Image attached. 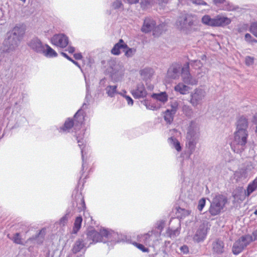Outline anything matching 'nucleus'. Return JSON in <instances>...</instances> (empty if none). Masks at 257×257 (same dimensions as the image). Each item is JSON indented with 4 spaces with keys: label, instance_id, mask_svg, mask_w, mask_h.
<instances>
[{
    "label": "nucleus",
    "instance_id": "obj_30",
    "mask_svg": "<svg viewBox=\"0 0 257 257\" xmlns=\"http://www.w3.org/2000/svg\"><path fill=\"white\" fill-rule=\"evenodd\" d=\"M82 173H84L86 172H89L91 169L90 168L89 164L88 162H83L82 165Z\"/></svg>",
    "mask_w": 257,
    "mask_h": 257
},
{
    "label": "nucleus",
    "instance_id": "obj_39",
    "mask_svg": "<svg viewBox=\"0 0 257 257\" xmlns=\"http://www.w3.org/2000/svg\"><path fill=\"white\" fill-rule=\"evenodd\" d=\"M180 250L183 254H187L189 252V248L187 245H184L180 247Z\"/></svg>",
    "mask_w": 257,
    "mask_h": 257
},
{
    "label": "nucleus",
    "instance_id": "obj_43",
    "mask_svg": "<svg viewBox=\"0 0 257 257\" xmlns=\"http://www.w3.org/2000/svg\"><path fill=\"white\" fill-rule=\"evenodd\" d=\"M213 2L216 5L226 4L227 3L225 0H213Z\"/></svg>",
    "mask_w": 257,
    "mask_h": 257
},
{
    "label": "nucleus",
    "instance_id": "obj_55",
    "mask_svg": "<svg viewBox=\"0 0 257 257\" xmlns=\"http://www.w3.org/2000/svg\"><path fill=\"white\" fill-rule=\"evenodd\" d=\"M173 72L174 73H177V68H173Z\"/></svg>",
    "mask_w": 257,
    "mask_h": 257
},
{
    "label": "nucleus",
    "instance_id": "obj_45",
    "mask_svg": "<svg viewBox=\"0 0 257 257\" xmlns=\"http://www.w3.org/2000/svg\"><path fill=\"white\" fill-rule=\"evenodd\" d=\"M245 40L248 42H250L251 39H252V37L248 33H247L245 35Z\"/></svg>",
    "mask_w": 257,
    "mask_h": 257
},
{
    "label": "nucleus",
    "instance_id": "obj_21",
    "mask_svg": "<svg viewBox=\"0 0 257 257\" xmlns=\"http://www.w3.org/2000/svg\"><path fill=\"white\" fill-rule=\"evenodd\" d=\"M248 126L247 120L243 116H241L237 120V130L239 129H245Z\"/></svg>",
    "mask_w": 257,
    "mask_h": 257
},
{
    "label": "nucleus",
    "instance_id": "obj_47",
    "mask_svg": "<svg viewBox=\"0 0 257 257\" xmlns=\"http://www.w3.org/2000/svg\"><path fill=\"white\" fill-rule=\"evenodd\" d=\"M157 228L160 230V231H162L163 228V222H160L157 224Z\"/></svg>",
    "mask_w": 257,
    "mask_h": 257
},
{
    "label": "nucleus",
    "instance_id": "obj_44",
    "mask_svg": "<svg viewBox=\"0 0 257 257\" xmlns=\"http://www.w3.org/2000/svg\"><path fill=\"white\" fill-rule=\"evenodd\" d=\"M77 196H78V198H79L80 199V201H81V203L82 205V208L83 209L85 207L84 200L83 198L82 197H81V194H78Z\"/></svg>",
    "mask_w": 257,
    "mask_h": 257
},
{
    "label": "nucleus",
    "instance_id": "obj_40",
    "mask_svg": "<svg viewBox=\"0 0 257 257\" xmlns=\"http://www.w3.org/2000/svg\"><path fill=\"white\" fill-rule=\"evenodd\" d=\"M123 97L126 99L128 104L133 105L134 103V101L130 96L126 95H123Z\"/></svg>",
    "mask_w": 257,
    "mask_h": 257
},
{
    "label": "nucleus",
    "instance_id": "obj_48",
    "mask_svg": "<svg viewBox=\"0 0 257 257\" xmlns=\"http://www.w3.org/2000/svg\"><path fill=\"white\" fill-rule=\"evenodd\" d=\"M45 229H42L39 234H38V237L39 236H41L42 237V238L45 235Z\"/></svg>",
    "mask_w": 257,
    "mask_h": 257
},
{
    "label": "nucleus",
    "instance_id": "obj_1",
    "mask_svg": "<svg viewBox=\"0 0 257 257\" xmlns=\"http://www.w3.org/2000/svg\"><path fill=\"white\" fill-rule=\"evenodd\" d=\"M118 234L112 230L103 228L97 232L94 229L89 230L86 233V241L88 243V246L92 243L98 242H106V241L118 242Z\"/></svg>",
    "mask_w": 257,
    "mask_h": 257
},
{
    "label": "nucleus",
    "instance_id": "obj_26",
    "mask_svg": "<svg viewBox=\"0 0 257 257\" xmlns=\"http://www.w3.org/2000/svg\"><path fill=\"white\" fill-rule=\"evenodd\" d=\"M117 86L116 85H109L106 88V93L110 97H113L117 93L116 92Z\"/></svg>",
    "mask_w": 257,
    "mask_h": 257
},
{
    "label": "nucleus",
    "instance_id": "obj_6",
    "mask_svg": "<svg viewBox=\"0 0 257 257\" xmlns=\"http://www.w3.org/2000/svg\"><path fill=\"white\" fill-rule=\"evenodd\" d=\"M51 42L56 46L64 48L68 44V38L62 34H56L51 38Z\"/></svg>",
    "mask_w": 257,
    "mask_h": 257
},
{
    "label": "nucleus",
    "instance_id": "obj_25",
    "mask_svg": "<svg viewBox=\"0 0 257 257\" xmlns=\"http://www.w3.org/2000/svg\"><path fill=\"white\" fill-rule=\"evenodd\" d=\"M46 50L44 51L45 55L49 57H55L57 56V53L48 45H46Z\"/></svg>",
    "mask_w": 257,
    "mask_h": 257
},
{
    "label": "nucleus",
    "instance_id": "obj_29",
    "mask_svg": "<svg viewBox=\"0 0 257 257\" xmlns=\"http://www.w3.org/2000/svg\"><path fill=\"white\" fill-rule=\"evenodd\" d=\"M133 244L144 252H149V249L147 247H145L142 243H138L135 242L133 243Z\"/></svg>",
    "mask_w": 257,
    "mask_h": 257
},
{
    "label": "nucleus",
    "instance_id": "obj_17",
    "mask_svg": "<svg viewBox=\"0 0 257 257\" xmlns=\"http://www.w3.org/2000/svg\"><path fill=\"white\" fill-rule=\"evenodd\" d=\"M182 77L183 81L185 83H189L190 78V74L189 73V63H186L182 68Z\"/></svg>",
    "mask_w": 257,
    "mask_h": 257
},
{
    "label": "nucleus",
    "instance_id": "obj_9",
    "mask_svg": "<svg viewBox=\"0 0 257 257\" xmlns=\"http://www.w3.org/2000/svg\"><path fill=\"white\" fill-rule=\"evenodd\" d=\"M230 19L218 15L215 17L214 27H223L230 24Z\"/></svg>",
    "mask_w": 257,
    "mask_h": 257
},
{
    "label": "nucleus",
    "instance_id": "obj_15",
    "mask_svg": "<svg viewBox=\"0 0 257 257\" xmlns=\"http://www.w3.org/2000/svg\"><path fill=\"white\" fill-rule=\"evenodd\" d=\"M120 48H127V45L124 43L122 39H120L119 42L114 45L111 52L113 55H118L120 53Z\"/></svg>",
    "mask_w": 257,
    "mask_h": 257
},
{
    "label": "nucleus",
    "instance_id": "obj_12",
    "mask_svg": "<svg viewBox=\"0 0 257 257\" xmlns=\"http://www.w3.org/2000/svg\"><path fill=\"white\" fill-rule=\"evenodd\" d=\"M132 94L135 98H140L145 97L147 95V91L143 85H140L137 86L136 89L133 90Z\"/></svg>",
    "mask_w": 257,
    "mask_h": 257
},
{
    "label": "nucleus",
    "instance_id": "obj_3",
    "mask_svg": "<svg viewBox=\"0 0 257 257\" xmlns=\"http://www.w3.org/2000/svg\"><path fill=\"white\" fill-rule=\"evenodd\" d=\"M227 202V198L221 194H215L210 201L209 212L212 216L219 214L223 210Z\"/></svg>",
    "mask_w": 257,
    "mask_h": 257
},
{
    "label": "nucleus",
    "instance_id": "obj_20",
    "mask_svg": "<svg viewBox=\"0 0 257 257\" xmlns=\"http://www.w3.org/2000/svg\"><path fill=\"white\" fill-rule=\"evenodd\" d=\"M201 21L205 25L214 27L215 17L212 18L209 15H206L202 18Z\"/></svg>",
    "mask_w": 257,
    "mask_h": 257
},
{
    "label": "nucleus",
    "instance_id": "obj_11",
    "mask_svg": "<svg viewBox=\"0 0 257 257\" xmlns=\"http://www.w3.org/2000/svg\"><path fill=\"white\" fill-rule=\"evenodd\" d=\"M153 232L151 231L144 234L139 235L137 237L138 241L146 245H149L153 237Z\"/></svg>",
    "mask_w": 257,
    "mask_h": 257
},
{
    "label": "nucleus",
    "instance_id": "obj_7",
    "mask_svg": "<svg viewBox=\"0 0 257 257\" xmlns=\"http://www.w3.org/2000/svg\"><path fill=\"white\" fill-rule=\"evenodd\" d=\"M212 249L213 253L221 254L224 251V243L220 239H215L212 243Z\"/></svg>",
    "mask_w": 257,
    "mask_h": 257
},
{
    "label": "nucleus",
    "instance_id": "obj_34",
    "mask_svg": "<svg viewBox=\"0 0 257 257\" xmlns=\"http://www.w3.org/2000/svg\"><path fill=\"white\" fill-rule=\"evenodd\" d=\"M168 233L169 234V236L171 237H175L179 235V230L178 229H176L175 230L170 229L169 230Z\"/></svg>",
    "mask_w": 257,
    "mask_h": 257
},
{
    "label": "nucleus",
    "instance_id": "obj_37",
    "mask_svg": "<svg viewBox=\"0 0 257 257\" xmlns=\"http://www.w3.org/2000/svg\"><path fill=\"white\" fill-rule=\"evenodd\" d=\"M61 54L64 56V57H65L66 59H67L68 60H69V61H70L71 62H72L73 64H74L75 65H76V66H78L79 67H80L78 62H77L76 61H74V60H73L71 58H70L69 56H68L66 53H64V52H61Z\"/></svg>",
    "mask_w": 257,
    "mask_h": 257
},
{
    "label": "nucleus",
    "instance_id": "obj_32",
    "mask_svg": "<svg viewBox=\"0 0 257 257\" xmlns=\"http://www.w3.org/2000/svg\"><path fill=\"white\" fill-rule=\"evenodd\" d=\"M13 240L17 244H22L23 243L19 233H17L14 235Z\"/></svg>",
    "mask_w": 257,
    "mask_h": 257
},
{
    "label": "nucleus",
    "instance_id": "obj_42",
    "mask_svg": "<svg viewBox=\"0 0 257 257\" xmlns=\"http://www.w3.org/2000/svg\"><path fill=\"white\" fill-rule=\"evenodd\" d=\"M194 3L198 5H207V3L203 0H194Z\"/></svg>",
    "mask_w": 257,
    "mask_h": 257
},
{
    "label": "nucleus",
    "instance_id": "obj_18",
    "mask_svg": "<svg viewBox=\"0 0 257 257\" xmlns=\"http://www.w3.org/2000/svg\"><path fill=\"white\" fill-rule=\"evenodd\" d=\"M254 191H257V178L248 185L247 189L244 190V193L246 196H249Z\"/></svg>",
    "mask_w": 257,
    "mask_h": 257
},
{
    "label": "nucleus",
    "instance_id": "obj_31",
    "mask_svg": "<svg viewBox=\"0 0 257 257\" xmlns=\"http://www.w3.org/2000/svg\"><path fill=\"white\" fill-rule=\"evenodd\" d=\"M125 49L126 50L125 51L124 50V52L125 53V55L127 57L132 56L136 51V50L135 49L130 48L128 47L127 48Z\"/></svg>",
    "mask_w": 257,
    "mask_h": 257
},
{
    "label": "nucleus",
    "instance_id": "obj_50",
    "mask_svg": "<svg viewBox=\"0 0 257 257\" xmlns=\"http://www.w3.org/2000/svg\"><path fill=\"white\" fill-rule=\"evenodd\" d=\"M128 2L131 4L138 3L139 0H127Z\"/></svg>",
    "mask_w": 257,
    "mask_h": 257
},
{
    "label": "nucleus",
    "instance_id": "obj_52",
    "mask_svg": "<svg viewBox=\"0 0 257 257\" xmlns=\"http://www.w3.org/2000/svg\"><path fill=\"white\" fill-rule=\"evenodd\" d=\"M250 43H257V40L253 38L251 39Z\"/></svg>",
    "mask_w": 257,
    "mask_h": 257
},
{
    "label": "nucleus",
    "instance_id": "obj_41",
    "mask_svg": "<svg viewBox=\"0 0 257 257\" xmlns=\"http://www.w3.org/2000/svg\"><path fill=\"white\" fill-rule=\"evenodd\" d=\"M252 238V242L257 239V230H254L251 234H249Z\"/></svg>",
    "mask_w": 257,
    "mask_h": 257
},
{
    "label": "nucleus",
    "instance_id": "obj_57",
    "mask_svg": "<svg viewBox=\"0 0 257 257\" xmlns=\"http://www.w3.org/2000/svg\"><path fill=\"white\" fill-rule=\"evenodd\" d=\"M186 20H187V18H186V17H185V21H186Z\"/></svg>",
    "mask_w": 257,
    "mask_h": 257
},
{
    "label": "nucleus",
    "instance_id": "obj_27",
    "mask_svg": "<svg viewBox=\"0 0 257 257\" xmlns=\"http://www.w3.org/2000/svg\"><path fill=\"white\" fill-rule=\"evenodd\" d=\"M171 143L173 144L174 147L178 151L180 152L181 150V147L179 142L175 138L171 137L170 138Z\"/></svg>",
    "mask_w": 257,
    "mask_h": 257
},
{
    "label": "nucleus",
    "instance_id": "obj_38",
    "mask_svg": "<svg viewBox=\"0 0 257 257\" xmlns=\"http://www.w3.org/2000/svg\"><path fill=\"white\" fill-rule=\"evenodd\" d=\"M69 216V213H68L64 216L61 218L60 220V224L64 225L67 222Z\"/></svg>",
    "mask_w": 257,
    "mask_h": 257
},
{
    "label": "nucleus",
    "instance_id": "obj_4",
    "mask_svg": "<svg viewBox=\"0 0 257 257\" xmlns=\"http://www.w3.org/2000/svg\"><path fill=\"white\" fill-rule=\"evenodd\" d=\"M252 242L249 234L242 235L233 243L232 251L234 254H238L242 252L246 246Z\"/></svg>",
    "mask_w": 257,
    "mask_h": 257
},
{
    "label": "nucleus",
    "instance_id": "obj_51",
    "mask_svg": "<svg viewBox=\"0 0 257 257\" xmlns=\"http://www.w3.org/2000/svg\"><path fill=\"white\" fill-rule=\"evenodd\" d=\"M253 122L254 123H257V113L253 116Z\"/></svg>",
    "mask_w": 257,
    "mask_h": 257
},
{
    "label": "nucleus",
    "instance_id": "obj_28",
    "mask_svg": "<svg viewBox=\"0 0 257 257\" xmlns=\"http://www.w3.org/2000/svg\"><path fill=\"white\" fill-rule=\"evenodd\" d=\"M249 31L254 37L257 38V22L251 24Z\"/></svg>",
    "mask_w": 257,
    "mask_h": 257
},
{
    "label": "nucleus",
    "instance_id": "obj_24",
    "mask_svg": "<svg viewBox=\"0 0 257 257\" xmlns=\"http://www.w3.org/2000/svg\"><path fill=\"white\" fill-rule=\"evenodd\" d=\"M176 91L180 92L182 94H186L188 91V87L183 83H179L175 88Z\"/></svg>",
    "mask_w": 257,
    "mask_h": 257
},
{
    "label": "nucleus",
    "instance_id": "obj_10",
    "mask_svg": "<svg viewBox=\"0 0 257 257\" xmlns=\"http://www.w3.org/2000/svg\"><path fill=\"white\" fill-rule=\"evenodd\" d=\"M205 92L202 89H196L192 94L190 102L193 105H197L200 100L204 97Z\"/></svg>",
    "mask_w": 257,
    "mask_h": 257
},
{
    "label": "nucleus",
    "instance_id": "obj_23",
    "mask_svg": "<svg viewBox=\"0 0 257 257\" xmlns=\"http://www.w3.org/2000/svg\"><path fill=\"white\" fill-rule=\"evenodd\" d=\"M82 222V218L81 216H78L76 218L72 230V233L76 234L80 229L81 223Z\"/></svg>",
    "mask_w": 257,
    "mask_h": 257
},
{
    "label": "nucleus",
    "instance_id": "obj_36",
    "mask_svg": "<svg viewBox=\"0 0 257 257\" xmlns=\"http://www.w3.org/2000/svg\"><path fill=\"white\" fill-rule=\"evenodd\" d=\"M254 62V58L250 56H247L245 59V64L247 66L253 64Z\"/></svg>",
    "mask_w": 257,
    "mask_h": 257
},
{
    "label": "nucleus",
    "instance_id": "obj_2",
    "mask_svg": "<svg viewBox=\"0 0 257 257\" xmlns=\"http://www.w3.org/2000/svg\"><path fill=\"white\" fill-rule=\"evenodd\" d=\"M247 132L245 129H239L234 133V140L230 144L232 150L236 153L242 152L247 143Z\"/></svg>",
    "mask_w": 257,
    "mask_h": 257
},
{
    "label": "nucleus",
    "instance_id": "obj_8",
    "mask_svg": "<svg viewBox=\"0 0 257 257\" xmlns=\"http://www.w3.org/2000/svg\"><path fill=\"white\" fill-rule=\"evenodd\" d=\"M80 117V119H82L81 122L82 123L84 120V117L83 116H80L79 114V111L77 112L74 116V120L72 118H68L65 121L64 125L60 128L63 131H66L71 128L74 125V121H76L77 119Z\"/></svg>",
    "mask_w": 257,
    "mask_h": 257
},
{
    "label": "nucleus",
    "instance_id": "obj_19",
    "mask_svg": "<svg viewBox=\"0 0 257 257\" xmlns=\"http://www.w3.org/2000/svg\"><path fill=\"white\" fill-rule=\"evenodd\" d=\"M151 96L152 98L163 103L166 102L168 100V97L166 92H162L159 93H153Z\"/></svg>",
    "mask_w": 257,
    "mask_h": 257
},
{
    "label": "nucleus",
    "instance_id": "obj_14",
    "mask_svg": "<svg viewBox=\"0 0 257 257\" xmlns=\"http://www.w3.org/2000/svg\"><path fill=\"white\" fill-rule=\"evenodd\" d=\"M87 244H88L86 240L84 242L82 239H79L75 241L72 250L74 253H76L80 251Z\"/></svg>",
    "mask_w": 257,
    "mask_h": 257
},
{
    "label": "nucleus",
    "instance_id": "obj_16",
    "mask_svg": "<svg viewBox=\"0 0 257 257\" xmlns=\"http://www.w3.org/2000/svg\"><path fill=\"white\" fill-rule=\"evenodd\" d=\"M176 112V108L172 107V108L170 109H167L164 112V119L165 121L169 123H171L173 120L174 118V115Z\"/></svg>",
    "mask_w": 257,
    "mask_h": 257
},
{
    "label": "nucleus",
    "instance_id": "obj_46",
    "mask_svg": "<svg viewBox=\"0 0 257 257\" xmlns=\"http://www.w3.org/2000/svg\"><path fill=\"white\" fill-rule=\"evenodd\" d=\"M74 57L76 60H80L82 58V55L81 53H75L74 54Z\"/></svg>",
    "mask_w": 257,
    "mask_h": 257
},
{
    "label": "nucleus",
    "instance_id": "obj_53",
    "mask_svg": "<svg viewBox=\"0 0 257 257\" xmlns=\"http://www.w3.org/2000/svg\"><path fill=\"white\" fill-rule=\"evenodd\" d=\"M123 93H122V92H118V93L120 95H121V96H123V95H125V93H126V91L125 90H123Z\"/></svg>",
    "mask_w": 257,
    "mask_h": 257
},
{
    "label": "nucleus",
    "instance_id": "obj_13",
    "mask_svg": "<svg viewBox=\"0 0 257 257\" xmlns=\"http://www.w3.org/2000/svg\"><path fill=\"white\" fill-rule=\"evenodd\" d=\"M155 24L153 20L150 18H146L144 20V24L142 27V31L145 33L150 32L154 28Z\"/></svg>",
    "mask_w": 257,
    "mask_h": 257
},
{
    "label": "nucleus",
    "instance_id": "obj_33",
    "mask_svg": "<svg viewBox=\"0 0 257 257\" xmlns=\"http://www.w3.org/2000/svg\"><path fill=\"white\" fill-rule=\"evenodd\" d=\"M206 203V200L205 199L203 198H201L198 202V209L201 211L203 209V208L204 207Z\"/></svg>",
    "mask_w": 257,
    "mask_h": 257
},
{
    "label": "nucleus",
    "instance_id": "obj_56",
    "mask_svg": "<svg viewBox=\"0 0 257 257\" xmlns=\"http://www.w3.org/2000/svg\"><path fill=\"white\" fill-rule=\"evenodd\" d=\"M254 214H255V215H257V210H256L254 212Z\"/></svg>",
    "mask_w": 257,
    "mask_h": 257
},
{
    "label": "nucleus",
    "instance_id": "obj_54",
    "mask_svg": "<svg viewBox=\"0 0 257 257\" xmlns=\"http://www.w3.org/2000/svg\"><path fill=\"white\" fill-rule=\"evenodd\" d=\"M149 109H153V110H155V109H157V107L156 106H152L151 107L149 108Z\"/></svg>",
    "mask_w": 257,
    "mask_h": 257
},
{
    "label": "nucleus",
    "instance_id": "obj_5",
    "mask_svg": "<svg viewBox=\"0 0 257 257\" xmlns=\"http://www.w3.org/2000/svg\"><path fill=\"white\" fill-rule=\"evenodd\" d=\"M209 228L207 222H203L201 224L193 237V240L197 242L203 241L206 238Z\"/></svg>",
    "mask_w": 257,
    "mask_h": 257
},
{
    "label": "nucleus",
    "instance_id": "obj_22",
    "mask_svg": "<svg viewBox=\"0 0 257 257\" xmlns=\"http://www.w3.org/2000/svg\"><path fill=\"white\" fill-rule=\"evenodd\" d=\"M12 33L14 36H16L18 39L22 36L25 33V28L23 25L19 27L16 26L13 30Z\"/></svg>",
    "mask_w": 257,
    "mask_h": 257
},
{
    "label": "nucleus",
    "instance_id": "obj_49",
    "mask_svg": "<svg viewBox=\"0 0 257 257\" xmlns=\"http://www.w3.org/2000/svg\"><path fill=\"white\" fill-rule=\"evenodd\" d=\"M67 51L70 53H73L75 51V48L73 47H69L67 49Z\"/></svg>",
    "mask_w": 257,
    "mask_h": 257
},
{
    "label": "nucleus",
    "instance_id": "obj_35",
    "mask_svg": "<svg viewBox=\"0 0 257 257\" xmlns=\"http://www.w3.org/2000/svg\"><path fill=\"white\" fill-rule=\"evenodd\" d=\"M187 146L191 151H193L195 148L196 142L194 140H190L188 143Z\"/></svg>",
    "mask_w": 257,
    "mask_h": 257
}]
</instances>
